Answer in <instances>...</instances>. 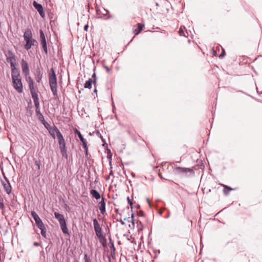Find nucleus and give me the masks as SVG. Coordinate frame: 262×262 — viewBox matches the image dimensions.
<instances>
[{
  "instance_id": "obj_1",
  "label": "nucleus",
  "mask_w": 262,
  "mask_h": 262,
  "mask_svg": "<svg viewBox=\"0 0 262 262\" xmlns=\"http://www.w3.org/2000/svg\"><path fill=\"white\" fill-rule=\"evenodd\" d=\"M49 81L51 90L53 95L56 96L57 93V78L53 68L51 69L49 74Z\"/></svg>"
},
{
  "instance_id": "obj_2",
  "label": "nucleus",
  "mask_w": 262,
  "mask_h": 262,
  "mask_svg": "<svg viewBox=\"0 0 262 262\" xmlns=\"http://www.w3.org/2000/svg\"><path fill=\"white\" fill-rule=\"evenodd\" d=\"M13 73L14 74L12 75V78L14 87L18 93H21L23 92V84L19 73L15 72Z\"/></svg>"
},
{
  "instance_id": "obj_3",
  "label": "nucleus",
  "mask_w": 262,
  "mask_h": 262,
  "mask_svg": "<svg viewBox=\"0 0 262 262\" xmlns=\"http://www.w3.org/2000/svg\"><path fill=\"white\" fill-rule=\"evenodd\" d=\"M24 39L26 42L25 48L28 50L34 45L35 40L32 38V34L30 29H27L24 34Z\"/></svg>"
},
{
  "instance_id": "obj_4",
  "label": "nucleus",
  "mask_w": 262,
  "mask_h": 262,
  "mask_svg": "<svg viewBox=\"0 0 262 262\" xmlns=\"http://www.w3.org/2000/svg\"><path fill=\"white\" fill-rule=\"evenodd\" d=\"M94 228L96 234L101 242L104 239V237L102 234V230L97 220L95 219L93 220Z\"/></svg>"
},
{
  "instance_id": "obj_5",
  "label": "nucleus",
  "mask_w": 262,
  "mask_h": 262,
  "mask_svg": "<svg viewBox=\"0 0 262 262\" xmlns=\"http://www.w3.org/2000/svg\"><path fill=\"white\" fill-rule=\"evenodd\" d=\"M57 138L58 139V143L61 152L63 155L66 152V144L64 138L62 134L59 135V136L57 137Z\"/></svg>"
},
{
  "instance_id": "obj_6",
  "label": "nucleus",
  "mask_w": 262,
  "mask_h": 262,
  "mask_svg": "<svg viewBox=\"0 0 262 262\" xmlns=\"http://www.w3.org/2000/svg\"><path fill=\"white\" fill-rule=\"evenodd\" d=\"M31 215L33 217L36 224L39 228H41L43 226H44L42 221L35 211H32L31 212Z\"/></svg>"
},
{
  "instance_id": "obj_7",
  "label": "nucleus",
  "mask_w": 262,
  "mask_h": 262,
  "mask_svg": "<svg viewBox=\"0 0 262 262\" xmlns=\"http://www.w3.org/2000/svg\"><path fill=\"white\" fill-rule=\"evenodd\" d=\"M173 171H174V173H178V174L183 173H187V172L193 173V171L192 169H190L189 168L180 167H176L174 169Z\"/></svg>"
},
{
  "instance_id": "obj_8",
  "label": "nucleus",
  "mask_w": 262,
  "mask_h": 262,
  "mask_svg": "<svg viewBox=\"0 0 262 262\" xmlns=\"http://www.w3.org/2000/svg\"><path fill=\"white\" fill-rule=\"evenodd\" d=\"M48 129L50 135L54 139H55L56 136L57 137L59 136V135L61 134L59 129L55 126H53L52 127H50V128H48Z\"/></svg>"
},
{
  "instance_id": "obj_9",
  "label": "nucleus",
  "mask_w": 262,
  "mask_h": 262,
  "mask_svg": "<svg viewBox=\"0 0 262 262\" xmlns=\"http://www.w3.org/2000/svg\"><path fill=\"white\" fill-rule=\"evenodd\" d=\"M21 68L22 72L23 74L25 75V77L28 76L29 74L28 64L27 62L24 60V59H22L21 60Z\"/></svg>"
},
{
  "instance_id": "obj_10",
  "label": "nucleus",
  "mask_w": 262,
  "mask_h": 262,
  "mask_svg": "<svg viewBox=\"0 0 262 262\" xmlns=\"http://www.w3.org/2000/svg\"><path fill=\"white\" fill-rule=\"evenodd\" d=\"M33 5L35 9L37 10L40 16L43 17L45 14L43 13V10L42 6L40 4L37 3L35 1L33 2Z\"/></svg>"
},
{
  "instance_id": "obj_11",
  "label": "nucleus",
  "mask_w": 262,
  "mask_h": 262,
  "mask_svg": "<svg viewBox=\"0 0 262 262\" xmlns=\"http://www.w3.org/2000/svg\"><path fill=\"white\" fill-rule=\"evenodd\" d=\"M40 38L41 39V42L42 43L43 48L46 52H47V47L46 41V38L45 34L42 31H40Z\"/></svg>"
},
{
  "instance_id": "obj_12",
  "label": "nucleus",
  "mask_w": 262,
  "mask_h": 262,
  "mask_svg": "<svg viewBox=\"0 0 262 262\" xmlns=\"http://www.w3.org/2000/svg\"><path fill=\"white\" fill-rule=\"evenodd\" d=\"M99 208L101 213L103 214L105 211V203L104 199L102 198L99 203Z\"/></svg>"
},
{
  "instance_id": "obj_13",
  "label": "nucleus",
  "mask_w": 262,
  "mask_h": 262,
  "mask_svg": "<svg viewBox=\"0 0 262 262\" xmlns=\"http://www.w3.org/2000/svg\"><path fill=\"white\" fill-rule=\"evenodd\" d=\"M54 215L55 218L58 220L59 224H61L66 222L63 215L57 212H54Z\"/></svg>"
},
{
  "instance_id": "obj_14",
  "label": "nucleus",
  "mask_w": 262,
  "mask_h": 262,
  "mask_svg": "<svg viewBox=\"0 0 262 262\" xmlns=\"http://www.w3.org/2000/svg\"><path fill=\"white\" fill-rule=\"evenodd\" d=\"M75 133L78 135L79 137L80 141L82 142L83 146L84 147H86V140L83 138L82 135L81 134L80 132L77 130V129H75Z\"/></svg>"
},
{
  "instance_id": "obj_15",
  "label": "nucleus",
  "mask_w": 262,
  "mask_h": 262,
  "mask_svg": "<svg viewBox=\"0 0 262 262\" xmlns=\"http://www.w3.org/2000/svg\"><path fill=\"white\" fill-rule=\"evenodd\" d=\"M90 193L93 197L95 198L96 200H98L100 198V194L97 190H91Z\"/></svg>"
},
{
  "instance_id": "obj_16",
  "label": "nucleus",
  "mask_w": 262,
  "mask_h": 262,
  "mask_svg": "<svg viewBox=\"0 0 262 262\" xmlns=\"http://www.w3.org/2000/svg\"><path fill=\"white\" fill-rule=\"evenodd\" d=\"M26 77V80L29 83V89H33V88H34V82L33 81V79H32L31 77L27 76V77Z\"/></svg>"
},
{
  "instance_id": "obj_17",
  "label": "nucleus",
  "mask_w": 262,
  "mask_h": 262,
  "mask_svg": "<svg viewBox=\"0 0 262 262\" xmlns=\"http://www.w3.org/2000/svg\"><path fill=\"white\" fill-rule=\"evenodd\" d=\"M42 78V74L39 70H38L36 71V73L35 74V79L37 82H40L41 81Z\"/></svg>"
},
{
  "instance_id": "obj_18",
  "label": "nucleus",
  "mask_w": 262,
  "mask_h": 262,
  "mask_svg": "<svg viewBox=\"0 0 262 262\" xmlns=\"http://www.w3.org/2000/svg\"><path fill=\"white\" fill-rule=\"evenodd\" d=\"M30 92L33 100L38 99V95L34 88L30 89Z\"/></svg>"
},
{
  "instance_id": "obj_19",
  "label": "nucleus",
  "mask_w": 262,
  "mask_h": 262,
  "mask_svg": "<svg viewBox=\"0 0 262 262\" xmlns=\"http://www.w3.org/2000/svg\"><path fill=\"white\" fill-rule=\"evenodd\" d=\"M144 26L141 24H138L137 28L134 29V32L136 35H138L143 29Z\"/></svg>"
},
{
  "instance_id": "obj_20",
  "label": "nucleus",
  "mask_w": 262,
  "mask_h": 262,
  "mask_svg": "<svg viewBox=\"0 0 262 262\" xmlns=\"http://www.w3.org/2000/svg\"><path fill=\"white\" fill-rule=\"evenodd\" d=\"M4 188L8 194H10L11 192V187L9 183H4Z\"/></svg>"
},
{
  "instance_id": "obj_21",
  "label": "nucleus",
  "mask_w": 262,
  "mask_h": 262,
  "mask_svg": "<svg viewBox=\"0 0 262 262\" xmlns=\"http://www.w3.org/2000/svg\"><path fill=\"white\" fill-rule=\"evenodd\" d=\"M60 226L62 232H63V233H64V234L69 233L66 222L64 223H62L61 224H60Z\"/></svg>"
},
{
  "instance_id": "obj_22",
  "label": "nucleus",
  "mask_w": 262,
  "mask_h": 262,
  "mask_svg": "<svg viewBox=\"0 0 262 262\" xmlns=\"http://www.w3.org/2000/svg\"><path fill=\"white\" fill-rule=\"evenodd\" d=\"M10 65H11V67L12 68V75L14 74L13 72H14L19 73L17 69L15 68V66H16L15 61L14 62H11Z\"/></svg>"
},
{
  "instance_id": "obj_23",
  "label": "nucleus",
  "mask_w": 262,
  "mask_h": 262,
  "mask_svg": "<svg viewBox=\"0 0 262 262\" xmlns=\"http://www.w3.org/2000/svg\"><path fill=\"white\" fill-rule=\"evenodd\" d=\"M93 81L92 79H89L88 80H87L85 84H84V88H88L91 89L92 88V84Z\"/></svg>"
},
{
  "instance_id": "obj_24",
  "label": "nucleus",
  "mask_w": 262,
  "mask_h": 262,
  "mask_svg": "<svg viewBox=\"0 0 262 262\" xmlns=\"http://www.w3.org/2000/svg\"><path fill=\"white\" fill-rule=\"evenodd\" d=\"M34 103L36 107V111L37 113L39 112V99L33 100Z\"/></svg>"
},
{
  "instance_id": "obj_25",
  "label": "nucleus",
  "mask_w": 262,
  "mask_h": 262,
  "mask_svg": "<svg viewBox=\"0 0 262 262\" xmlns=\"http://www.w3.org/2000/svg\"><path fill=\"white\" fill-rule=\"evenodd\" d=\"M185 29V27H180L179 31L180 35L184 36H186V35L184 33Z\"/></svg>"
},
{
  "instance_id": "obj_26",
  "label": "nucleus",
  "mask_w": 262,
  "mask_h": 262,
  "mask_svg": "<svg viewBox=\"0 0 262 262\" xmlns=\"http://www.w3.org/2000/svg\"><path fill=\"white\" fill-rule=\"evenodd\" d=\"M39 229L41 230V234L42 236H43L44 237H46V228H45V226H43L42 227H41V228H39Z\"/></svg>"
},
{
  "instance_id": "obj_27",
  "label": "nucleus",
  "mask_w": 262,
  "mask_h": 262,
  "mask_svg": "<svg viewBox=\"0 0 262 262\" xmlns=\"http://www.w3.org/2000/svg\"><path fill=\"white\" fill-rule=\"evenodd\" d=\"M8 62H9L11 63V62H14L15 61V59L14 58V56L12 55L11 56L9 57L7 59Z\"/></svg>"
},
{
  "instance_id": "obj_28",
  "label": "nucleus",
  "mask_w": 262,
  "mask_h": 262,
  "mask_svg": "<svg viewBox=\"0 0 262 262\" xmlns=\"http://www.w3.org/2000/svg\"><path fill=\"white\" fill-rule=\"evenodd\" d=\"M4 206L3 200L1 197H0V208H3Z\"/></svg>"
},
{
  "instance_id": "obj_29",
  "label": "nucleus",
  "mask_w": 262,
  "mask_h": 262,
  "mask_svg": "<svg viewBox=\"0 0 262 262\" xmlns=\"http://www.w3.org/2000/svg\"><path fill=\"white\" fill-rule=\"evenodd\" d=\"M88 28H89V25L87 24V25H85L84 27V31H87L88 30Z\"/></svg>"
},
{
  "instance_id": "obj_30",
  "label": "nucleus",
  "mask_w": 262,
  "mask_h": 262,
  "mask_svg": "<svg viewBox=\"0 0 262 262\" xmlns=\"http://www.w3.org/2000/svg\"><path fill=\"white\" fill-rule=\"evenodd\" d=\"M127 201H128V203L132 205V203L130 202L129 197L127 198Z\"/></svg>"
},
{
  "instance_id": "obj_31",
  "label": "nucleus",
  "mask_w": 262,
  "mask_h": 262,
  "mask_svg": "<svg viewBox=\"0 0 262 262\" xmlns=\"http://www.w3.org/2000/svg\"><path fill=\"white\" fill-rule=\"evenodd\" d=\"M225 188H227V189H228V190H232V188H230V187H227V186H225Z\"/></svg>"
},
{
  "instance_id": "obj_32",
  "label": "nucleus",
  "mask_w": 262,
  "mask_h": 262,
  "mask_svg": "<svg viewBox=\"0 0 262 262\" xmlns=\"http://www.w3.org/2000/svg\"><path fill=\"white\" fill-rule=\"evenodd\" d=\"M85 262H90V260L86 258L85 259Z\"/></svg>"
},
{
  "instance_id": "obj_33",
  "label": "nucleus",
  "mask_w": 262,
  "mask_h": 262,
  "mask_svg": "<svg viewBox=\"0 0 262 262\" xmlns=\"http://www.w3.org/2000/svg\"><path fill=\"white\" fill-rule=\"evenodd\" d=\"M34 245H35V246H38V243H34Z\"/></svg>"
},
{
  "instance_id": "obj_34",
  "label": "nucleus",
  "mask_w": 262,
  "mask_h": 262,
  "mask_svg": "<svg viewBox=\"0 0 262 262\" xmlns=\"http://www.w3.org/2000/svg\"><path fill=\"white\" fill-rule=\"evenodd\" d=\"M94 92L95 93H97V89H95V90H94Z\"/></svg>"
},
{
  "instance_id": "obj_35",
  "label": "nucleus",
  "mask_w": 262,
  "mask_h": 262,
  "mask_svg": "<svg viewBox=\"0 0 262 262\" xmlns=\"http://www.w3.org/2000/svg\"><path fill=\"white\" fill-rule=\"evenodd\" d=\"M224 55V54H222L220 55V57H223Z\"/></svg>"
},
{
  "instance_id": "obj_36",
  "label": "nucleus",
  "mask_w": 262,
  "mask_h": 262,
  "mask_svg": "<svg viewBox=\"0 0 262 262\" xmlns=\"http://www.w3.org/2000/svg\"><path fill=\"white\" fill-rule=\"evenodd\" d=\"M95 73H94V74H93V76H92V77H95Z\"/></svg>"
},
{
  "instance_id": "obj_37",
  "label": "nucleus",
  "mask_w": 262,
  "mask_h": 262,
  "mask_svg": "<svg viewBox=\"0 0 262 262\" xmlns=\"http://www.w3.org/2000/svg\"><path fill=\"white\" fill-rule=\"evenodd\" d=\"M95 82H96V81H95V80H94V82H93L94 84L95 83Z\"/></svg>"
}]
</instances>
